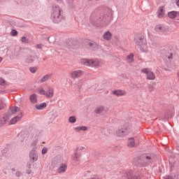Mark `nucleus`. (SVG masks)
I'll return each mask as SVG.
<instances>
[{"label":"nucleus","mask_w":179,"mask_h":179,"mask_svg":"<svg viewBox=\"0 0 179 179\" xmlns=\"http://www.w3.org/2000/svg\"><path fill=\"white\" fill-rule=\"evenodd\" d=\"M113 94L117 97H122V96H127V91L122 90H116L113 91Z\"/></svg>","instance_id":"9"},{"label":"nucleus","mask_w":179,"mask_h":179,"mask_svg":"<svg viewBox=\"0 0 179 179\" xmlns=\"http://www.w3.org/2000/svg\"><path fill=\"white\" fill-rule=\"evenodd\" d=\"M81 64L85 66H92V68H101L104 65V60L102 59H83Z\"/></svg>","instance_id":"1"},{"label":"nucleus","mask_w":179,"mask_h":179,"mask_svg":"<svg viewBox=\"0 0 179 179\" xmlns=\"http://www.w3.org/2000/svg\"><path fill=\"white\" fill-rule=\"evenodd\" d=\"M47 152H48V149H47V148H43L42 150V155H45Z\"/></svg>","instance_id":"35"},{"label":"nucleus","mask_w":179,"mask_h":179,"mask_svg":"<svg viewBox=\"0 0 179 179\" xmlns=\"http://www.w3.org/2000/svg\"><path fill=\"white\" fill-rule=\"evenodd\" d=\"M0 85H1V86H5V85H6V81L5 80V79H3V78H0Z\"/></svg>","instance_id":"33"},{"label":"nucleus","mask_w":179,"mask_h":179,"mask_svg":"<svg viewBox=\"0 0 179 179\" xmlns=\"http://www.w3.org/2000/svg\"><path fill=\"white\" fill-rule=\"evenodd\" d=\"M68 167L65 164H61L59 168L57 169V173L59 174H62V173H65Z\"/></svg>","instance_id":"13"},{"label":"nucleus","mask_w":179,"mask_h":179,"mask_svg":"<svg viewBox=\"0 0 179 179\" xmlns=\"http://www.w3.org/2000/svg\"><path fill=\"white\" fill-rule=\"evenodd\" d=\"M10 35L13 37H15V36H17V31H16V29H12V31L10 32Z\"/></svg>","instance_id":"32"},{"label":"nucleus","mask_w":179,"mask_h":179,"mask_svg":"<svg viewBox=\"0 0 179 179\" xmlns=\"http://www.w3.org/2000/svg\"><path fill=\"white\" fill-rule=\"evenodd\" d=\"M38 93L41 96H45L47 99H52L54 97V88L48 87L47 91H45L43 87H41L38 89Z\"/></svg>","instance_id":"3"},{"label":"nucleus","mask_w":179,"mask_h":179,"mask_svg":"<svg viewBox=\"0 0 179 179\" xmlns=\"http://www.w3.org/2000/svg\"><path fill=\"white\" fill-rule=\"evenodd\" d=\"M58 117V112L57 111H53L50 113V120L52 121H55V119Z\"/></svg>","instance_id":"23"},{"label":"nucleus","mask_w":179,"mask_h":179,"mask_svg":"<svg viewBox=\"0 0 179 179\" xmlns=\"http://www.w3.org/2000/svg\"><path fill=\"white\" fill-rule=\"evenodd\" d=\"M82 156V154H80V152H78V151H76L73 156V160L74 162H79V159H80Z\"/></svg>","instance_id":"18"},{"label":"nucleus","mask_w":179,"mask_h":179,"mask_svg":"<svg viewBox=\"0 0 179 179\" xmlns=\"http://www.w3.org/2000/svg\"><path fill=\"white\" fill-rule=\"evenodd\" d=\"M22 120V116H16L14 117L10 121V124L13 125L17 122V121H20Z\"/></svg>","instance_id":"17"},{"label":"nucleus","mask_w":179,"mask_h":179,"mask_svg":"<svg viewBox=\"0 0 179 179\" xmlns=\"http://www.w3.org/2000/svg\"><path fill=\"white\" fill-rule=\"evenodd\" d=\"M155 30L157 33H167V31H170L169 27H165L163 24H157L155 27Z\"/></svg>","instance_id":"7"},{"label":"nucleus","mask_w":179,"mask_h":179,"mask_svg":"<svg viewBox=\"0 0 179 179\" xmlns=\"http://www.w3.org/2000/svg\"><path fill=\"white\" fill-rule=\"evenodd\" d=\"M127 146L129 148H134V146H135V139L134 138H129L127 141Z\"/></svg>","instance_id":"24"},{"label":"nucleus","mask_w":179,"mask_h":179,"mask_svg":"<svg viewBox=\"0 0 179 179\" xmlns=\"http://www.w3.org/2000/svg\"><path fill=\"white\" fill-rule=\"evenodd\" d=\"M30 160L34 163L38 160V154L36 151H31L29 154Z\"/></svg>","instance_id":"11"},{"label":"nucleus","mask_w":179,"mask_h":179,"mask_svg":"<svg viewBox=\"0 0 179 179\" xmlns=\"http://www.w3.org/2000/svg\"><path fill=\"white\" fill-rule=\"evenodd\" d=\"M127 61L130 64L134 62V54H130L129 56H127Z\"/></svg>","instance_id":"30"},{"label":"nucleus","mask_w":179,"mask_h":179,"mask_svg":"<svg viewBox=\"0 0 179 179\" xmlns=\"http://www.w3.org/2000/svg\"><path fill=\"white\" fill-rule=\"evenodd\" d=\"M177 13L176 11H171L168 13V16L170 19H176L177 17Z\"/></svg>","instance_id":"25"},{"label":"nucleus","mask_w":179,"mask_h":179,"mask_svg":"<svg viewBox=\"0 0 179 179\" xmlns=\"http://www.w3.org/2000/svg\"><path fill=\"white\" fill-rule=\"evenodd\" d=\"M2 57H0V62H2Z\"/></svg>","instance_id":"44"},{"label":"nucleus","mask_w":179,"mask_h":179,"mask_svg":"<svg viewBox=\"0 0 179 179\" xmlns=\"http://www.w3.org/2000/svg\"><path fill=\"white\" fill-rule=\"evenodd\" d=\"M30 72H31V73H36V72L37 71V68L36 67H31L29 69Z\"/></svg>","instance_id":"34"},{"label":"nucleus","mask_w":179,"mask_h":179,"mask_svg":"<svg viewBox=\"0 0 179 179\" xmlns=\"http://www.w3.org/2000/svg\"><path fill=\"white\" fill-rule=\"evenodd\" d=\"M69 47H72V41L69 42Z\"/></svg>","instance_id":"38"},{"label":"nucleus","mask_w":179,"mask_h":179,"mask_svg":"<svg viewBox=\"0 0 179 179\" xmlns=\"http://www.w3.org/2000/svg\"><path fill=\"white\" fill-rule=\"evenodd\" d=\"M12 171H16V169H15V168H13Z\"/></svg>","instance_id":"43"},{"label":"nucleus","mask_w":179,"mask_h":179,"mask_svg":"<svg viewBox=\"0 0 179 179\" xmlns=\"http://www.w3.org/2000/svg\"><path fill=\"white\" fill-rule=\"evenodd\" d=\"M51 76L50 75H48V74H47V75H45V76H43L41 79V80H40V82H41V83H44V82H47V80H48V79H50V77Z\"/></svg>","instance_id":"27"},{"label":"nucleus","mask_w":179,"mask_h":179,"mask_svg":"<svg viewBox=\"0 0 179 179\" xmlns=\"http://www.w3.org/2000/svg\"><path fill=\"white\" fill-rule=\"evenodd\" d=\"M142 73L146 75V78L148 80H155L156 79V76L153 71H150L149 69H141Z\"/></svg>","instance_id":"6"},{"label":"nucleus","mask_w":179,"mask_h":179,"mask_svg":"<svg viewBox=\"0 0 179 179\" xmlns=\"http://www.w3.org/2000/svg\"><path fill=\"white\" fill-rule=\"evenodd\" d=\"M51 18L54 23H60V22H62L64 16L62 15V9L59 6L53 8Z\"/></svg>","instance_id":"2"},{"label":"nucleus","mask_w":179,"mask_h":179,"mask_svg":"<svg viewBox=\"0 0 179 179\" xmlns=\"http://www.w3.org/2000/svg\"><path fill=\"white\" fill-rule=\"evenodd\" d=\"M36 110H44V108H45V107H47V103L45 102H43L42 103L40 104H36L35 106Z\"/></svg>","instance_id":"22"},{"label":"nucleus","mask_w":179,"mask_h":179,"mask_svg":"<svg viewBox=\"0 0 179 179\" xmlns=\"http://www.w3.org/2000/svg\"><path fill=\"white\" fill-rule=\"evenodd\" d=\"M85 176L87 177V179H99L97 176L92 173L90 171L85 172Z\"/></svg>","instance_id":"14"},{"label":"nucleus","mask_w":179,"mask_h":179,"mask_svg":"<svg viewBox=\"0 0 179 179\" xmlns=\"http://www.w3.org/2000/svg\"><path fill=\"white\" fill-rule=\"evenodd\" d=\"M31 173V171H30L29 172H28V174H30Z\"/></svg>","instance_id":"45"},{"label":"nucleus","mask_w":179,"mask_h":179,"mask_svg":"<svg viewBox=\"0 0 179 179\" xmlns=\"http://www.w3.org/2000/svg\"><path fill=\"white\" fill-rule=\"evenodd\" d=\"M88 1H93V0H88Z\"/></svg>","instance_id":"46"},{"label":"nucleus","mask_w":179,"mask_h":179,"mask_svg":"<svg viewBox=\"0 0 179 179\" xmlns=\"http://www.w3.org/2000/svg\"><path fill=\"white\" fill-rule=\"evenodd\" d=\"M89 45L90 50H92V51H96L99 48V45L96 42L91 41L89 43Z\"/></svg>","instance_id":"16"},{"label":"nucleus","mask_w":179,"mask_h":179,"mask_svg":"<svg viewBox=\"0 0 179 179\" xmlns=\"http://www.w3.org/2000/svg\"><path fill=\"white\" fill-rule=\"evenodd\" d=\"M15 176H17V177H20V176H22V173L20 171H17L15 173Z\"/></svg>","instance_id":"36"},{"label":"nucleus","mask_w":179,"mask_h":179,"mask_svg":"<svg viewBox=\"0 0 179 179\" xmlns=\"http://www.w3.org/2000/svg\"><path fill=\"white\" fill-rule=\"evenodd\" d=\"M22 43H24V44H27L29 43V38L26 36H22L21 38Z\"/></svg>","instance_id":"31"},{"label":"nucleus","mask_w":179,"mask_h":179,"mask_svg":"<svg viewBox=\"0 0 179 179\" xmlns=\"http://www.w3.org/2000/svg\"><path fill=\"white\" fill-rule=\"evenodd\" d=\"M3 108V104L0 103V110H2Z\"/></svg>","instance_id":"40"},{"label":"nucleus","mask_w":179,"mask_h":179,"mask_svg":"<svg viewBox=\"0 0 179 179\" xmlns=\"http://www.w3.org/2000/svg\"><path fill=\"white\" fill-rule=\"evenodd\" d=\"M105 110L104 106H98L95 108L94 110V113L95 114H101V113H103Z\"/></svg>","instance_id":"20"},{"label":"nucleus","mask_w":179,"mask_h":179,"mask_svg":"<svg viewBox=\"0 0 179 179\" xmlns=\"http://www.w3.org/2000/svg\"><path fill=\"white\" fill-rule=\"evenodd\" d=\"M133 179H142V176H136L133 178Z\"/></svg>","instance_id":"37"},{"label":"nucleus","mask_w":179,"mask_h":179,"mask_svg":"<svg viewBox=\"0 0 179 179\" xmlns=\"http://www.w3.org/2000/svg\"><path fill=\"white\" fill-rule=\"evenodd\" d=\"M29 100L31 104H36L37 103V94H33L29 96Z\"/></svg>","instance_id":"19"},{"label":"nucleus","mask_w":179,"mask_h":179,"mask_svg":"<svg viewBox=\"0 0 179 179\" xmlns=\"http://www.w3.org/2000/svg\"><path fill=\"white\" fill-rule=\"evenodd\" d=\"M164 179H173L171 176H166Z\"/></svg>","instance_id":"39"},{"label":"nucleus","mask_w":179,"mask_h":179,"mask_svg":"<svg viewBox=\"0 0 179 179\" xmlns=\"http://www.w3.org/2000/svg\"><path fill=\"white\" fill-rule=\"evenodd\" d=\"M176 5H177V6H178V8H179V0H176Z\"/></svg>","instance_id":"41"},{"label":"nucleus","mask_w":179,"mask_h":179,"mask_svg":"<svg viewBox=\"0 0 179 179\" xmlns=\"http://www.w3.org/2000/svg\"><path fill=\"white\" fill-rule=\"evenodd\" d=\"M112 37L113 34H111V32H110L109 31L105 32L103 35V40H106V41H110Z\"/></svg>","instance_id":"15"},{"label":"nucleus","mask_w":179,"mask_h":179,"mask_svg":"<svg viewBox=\"0 0 179 179\" xmlns=\"http://www.w3.org/2000/svg\"><path fill=\"white\" fill-rule=\"evenodd\" d=\"M75 131H77V132H79V131H87V127H86L85 126L76 127Z\"/></svg>","instance_id":"28"},{"label":"nucleus","mask_w":179,"mask_h":179,"mask_svg":"<svg viewBox=\"0 0 179 179\" xmlns=\"http://www.w3.org/2000/svg\"><path fill=\"white\" fill-rule=\"evenodd\" d=\"M70 75L72 79H76L78 78H80V76L83 75V71H82L81 70L74 71H72L70 73Z\"/></svg>","instance_id":"8"},{"label":"nucleus","mask_w":179,"mask_h":179,"mask_svg":"<svg viewBox=\"0 0 179 179\" xmlns=\"http://www.w3.org/2000/svg\"><path fill=\"white\" fill-rule=\"evenodd\" d=\"M10 119V115H8L6 113V115H3V117L0 119V124L1 125H5L8 121Z\"/></svg>","instance_id":"10"},{"label":"nucleus","mask_w":179,"mask_h":179,"mask_svg":"<svg viewBox=\"0 0 179 179\" xmlns=\"http://www.w3.org/2000/svg\"><path fill=\"white\" fill-rule=\"evenodd\" d=\"M132 124H126L123 126V128L117 130L116 135L117 136H125L132 131Z\"/></svg>","instance_id":"4"},{"label":"nucleus","mask_w":179,"mask_h":179,"mask_svg":"<svg viewBox=\"0 0 179 179\" xmlns=\"http://www.w3.org/2000/svg\"><path fill=\"white\" fill-rule=\"evenodd\" d=\"M76 151L81 155L82 152H86V148L85 146L79 145Z\"/></svg>","instance_id":"26"},{"label":"nucleus","mask_w":179,"mask_h":179,"mask_svg":"<svg viewBox=\"0 0 179 179\" xmlns=\"http://www.w3.org/2000/svg\"><path fill=\"white\" fill-rule=\"evenodd\" d=\"M135 43L136 45L143 51V52H146L148 51V43L143 38L135 39Z\"/></svg>","instance_id":"5"},{"label":"nucleus","mask_w":179,"mask_h":179,"mask_svg":"<svg viewBox=\"0 0 179 179\" xmlns=\"http://www.w3.org/2000/svg\"><path fill=\"white\" fill-rule=\"evenodd\" d=\"M146 159H148V160H150V159H152V158L150 157H149V156H147Z\"/></svg>","instance_id":"42"},{"label":"nucleus","mask_w":179,"mask_h":179,"mask_svg":"<svg viewBox=\"0 0 179 179\" xmlns=\"http://www.w3.org/2000/svg\"><path fill=\"white\" fill-rule=\"evenodd\" d=\"M164 17V7H159L158 10V17L159 19H162V17Z\"/></svg>","instance_id":"21"},{"label":"nucleus","mask_w":179,"mask_h":179,"mask_svg":"<svg viewBox=\"0 0 179 179\" xmlns=\"http://www.w3.org/2000/svg\"><path fill=\"white\" fill-rule=\"evenodd\" d=\"M69 122H70V124H75V122H76V116H71L69 118Z\"/></svg>","instance_id":"29"},{"label":"nucleus","mask_w":179,"mask_h":179,"mask_svg":"<svg viewBox=\"0 0 179 179\" xmlns=\"http://www.w3.org/2000/svg\"><path fill=\"white\" fill-rule=\"evenodd\" d=\"M20 111V108L19 107H11L9 110L7 114H8L10 117L12 116V114H15V113H19Z\"/></svg>","instance_id":"12"}]
</instances>
